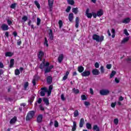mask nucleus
I'll return each instance as SVG.
<instances>
[{"label": "nucleus", "instance_id": "obj_12", "mask_svg": "<svg viewBox=\"0 0 131 131\" xmlns=\"http://www.w3.org/2000/svg\"><path fill=\"white\" fill-rule=\"evenodd\" d=\"M79 26V17H77L75 19V27L78 28Z\"/></svg>", "mask_w": 131, "mask_h": 131}, {"label": "nucleus", "instance_id": "obj_50", "mask_svg": "<svg viewBox=\"0 0 131 131\" xmlns=\"http://www.w3.org/2000/svg\"><path fill=\"white\" fill-rule=\"evenodd\" d=\"M10 8H11V9H15V8H16V3L12 4L10 6Z\"/></svg>", "mask_w": 131, "mask_h": 131}, {"label": "nucleus", "instance_id": "obj_21", "mask_svg": "<svg viewBox=\"0 0 131 131\" xmlns=\"http://www.w3.org/2000/svg\"><path fill=\"white\" fill-rule=\"evenodd\" d=\"M48 4L49 8H53L54 0H48Z\"/></svg>", "mask_w": 131, "mask_h": 131}, {"label": "nucleus", "instance_id": "obj_63", "mask_svg": "<svg viewBox=\"0 0 131 131\" xmlns=\"http://www.w3.org/2000/svg\"><path fill=\"white\" fill-rule=\"evenodd\" d=\"M13 34L14 36H15V37H16V36H17L18 34L17 33V32L14 31V32H13Z\"/></svg>", "mask_w": 131, "mask_h": 131}, {"label": "nucleus", "instance_id": "obj_27", "mask_svg": "<svg viewBox=\"0 0 131 131\" xmlns=\"http://www.w3.org/2000/svg\"><path fill=\"white\" fill-rule=\"evenodd\" d=\"M72 12H73V13H74L75 14V15H76L77 14V13H78V8H73L72 9Z\"/></svg>", "mask_w": 131, "mask_h": 131}, {"label": "nucleus", "instance_id": "obj_18", "mask_svg": "<svg viewBox=\"0 0 131 131\" xmlns=\"http://www.w3.org/2000/svg\"><path fill=\"white\" fill-rule=\"evenodd\" d=\"M73 18H74V17L73 16V13H70L69 15V20L70 22H72V20H73Z\"/></svg>", "mask_w": 131, "mask_h": 131}, {"label": "nucleus", "instance_id": "obj_17", "mask_svg": "<svg viewBox=\"0 0 131 131\" xmlns=\"http://www.w3.org/2000/svg\"><path fill=\"white\" fill-rule=\"evenodd\" d=\"M43 102H44L45 104H46L47 106H49V105H50V103L49 102V99L47 98H43Z\"/></svg>", "mask_w": 131, "mask_h": 131}, {"label": "nucleus", "instance_id": "obj_29", "mask_svg": "<svg viewBox=\"0 0 131 131\" xmlns=\"http://www.w3.org/2000/svg\"><path fill=\"white\" fill-rule=\"evenodd\" d=\"M86 127L88 129H92V124L90 123H86Z\"/></svg>", "mask_w": 131, "mask_h": 131}, {"label": "nucleus", "instance_id": "obj_37", "mask_svg": "<svg viewBox=\"0 0 131 131\" xmlns=\"http://www.w3.org/2000/svg\"><path fill=\"white\" fill-rule=\"evenodd\" d=\"M28 85H29V83H28V82H26L24 83V86L25 90H27V88L28 87Z\"/></svg>", "mask_w": 131, "mask_h": 131}, {"label": "nucleus", "instance_id": "obj_35", "mask_svg": "<svg viewBox=\"0 0 131 131\" xmlns=\"http://www.w3.org/2000/svg\"><path fill=\"white\" fill-rule=\"evenodd\" d=\"M68 3L69 5H71V6L74 5V1L73 0H68Z\"/></svg>", "mask_w": 131, "mask_h": 131}, {"label": "nucleus", "instance_id": "obj_64", "mask_svg": "<svg viewBox=\"0 0 131 131\" xmlns=\"http://www.w3.org/2000/svg\"><path fill=\"white\" fill-rule=\"evenodd\" d=\"M4 67V64L2 62H0V68H3Z\"/></svg>", "mask_w": 131, "mask_h": 131}, {"label": "nucleus", "instance_id": "obj_6", "mask_svg": "<svg viewBox=\"0 0 131 131\" xmlns=\"http://www.w3.org/2000/svg\"><path fill=\"white\" fill-rule=\"evenodd\" d=\"M49 37L50 40H54V34H53V30L52 29L49 30V32L48 33Z\"/></svg>", "mask_w": 131, "mask_h": 131}, {"label": "nucleus", "instance_id": "obj_53", "mask_svg": "<svg viewBox=\"0 0 131 131\" xmlns=\"http://www.w3.org/2000/svg\"><path fill=\"white\" fill-rule=\"evenodd\" d=\"M95 68H99V67H100V64H99V63L96 62L95 63Z\"/></svg>", "mask_w": 131, "mask_h": 131}, {"label": "nucleus", "instance_id": "obj_5", "mask_svg": "<svg viewBox=\"0 0 131 131\" xmlns=\"http://www.w3.org/2000/svg\"><path fill=\"white\" fill-rule=\"evenodd\" d=\"M43 56H45L43 52L41 50L39 51L38 53V58L39 59L40 61L42 60V57H43Z\"/></svg>", "mask_w": 131, "mask_h": 131}, {"label": "nucleus", "instance_id": "obj_13", "mask_svg": "<svg viewBox=\"0 0 131 131\" xmlns=\"http://www.w3.org/2000/svg\"><path fill=\"white\" fill-rule=\"evenodd\" d=\"M83 124H84V119L81 118L79 122V127H83Z\"/></svg>", "mask_w": 131, "mask_h": 131}, {"label": "nucleus", "instance_id": "obj_10", "mask_svg": "<svg viewBox=\"0 0 131 131\" xmlns=\"http://www.w3.org/2000/svg\"><path fill=\"white\" fill-rule=\"evenodd\" d=\"M47 81L48 84H51V83L53 82V77H52L51 76H48L47 78Z\"/></svg>", "mask_w": 131, "mask_h": 131}, {"label": "nucleus", "instance_id": "obj_55", "mask_svg": "<svg viewBox=\"0 0 131 131\" xmlns=\"http://www.w3.org/2000/svg\"><path fill=\"white\" fill-rule=\"evenodd\" d=\"M36 78H34L33 79V80H32V83H33V85L34 86V85H35V84H36Z\"/></svg>", "mask_w": 131, "mask_h": 131}, {"label": "nucleus", "instance_id": "obj_40", "mask_svg": "<svg viewBox=\"0 0 131 131\" xmlns=\"http://www.w3.org/2000/svg\"><path fill=\"white\" fill-rule=\"evenodd\" d=\"M49 72H51V70L49 67H47L45 70V73H49Z\"/></svg>", "mask_w": 131, "mask_h": 131}, {"label": "nucleus", "instance_id": "obj_59", "mask_svg": "<svg viewBox=\"0 0 131 131\" xmlns=\"http://www.w3.org/2000/svg\"><path fill=\"white\" fill-rule=\"evenodd\" d=\"M90 94L91 95H94V90H93V89L90 88Z\"/></svg>", "mask_w": 131, "mask_h": 131}, {"label": "nucleus", "instance_id": "obj_57", "mask_svg": "<svg viewBox=\"0 0 131 131\" xmlns=\"http://www.w3.org/2000/svg\"><path fill=\"white\" fill-rule=\"evenodd\" d=\"M85 106H90L91 104L88 101H85L84 103Z\"/></svg>", "mask_w": 131, "mask_h": 131}, {"label": "nucleus", "instance_id": "obj_30", "mask_svg": "<svg viewBox=\"0 0 131 131\" xmlns=\"http://www.w3.org/2000/svg\"><path fill=\"white\" fill-rule=\"evenodd\" d=\"M73 92L74 94H75L76 95H77V94H79V90L75 89V88L73 89Z\"/></svg>", "mask_w": 131, "mask_h": 131}, {"label": "nucleus", "instance_id": "obj_42", "mask_svg": "<svg viewBox=\"0 0 131 131\" xmlns=\"http://www.w3.org/2000/svg\"><path fill=\"white\" fill-rule=\"evenodd\" d=\"M22 20H23V21H24V22H26V21H27V20H28V17H27V16H24L22 17Z\"/></svg>", "mask_w": 131, "mask_h": 131}, {"label": "nucleus", "instance_id": "obj_8", "mask_svg": "<svg viewBox=\"0 0 131 131\" xmlns=\"http://www.w3.org/2000/svg\"><path fill=\"white\" fill-rule=\"evenodd\" d=\"M1 29H2V30H3V31L9 30V26H8L6 24H3L1 26Z\"/></svg>", "mask_w": 131, "mask_h": 131}, {"label": "nucleus", "instance_id": "obj_28", "mask_svg": "<svg viewBox=\"0 0 131 131\" xmlns=\"http://www.w3.org/2000/svg\"><path fill=\"white\" fill-rule=\"evenodd\" d=\"M93 130L100 131V128L98 126V125H95L93 126Z\"/></svg>", "mask_w": 131, "mask_h": 131}, {"label": "nucleus", "instance_id": "obj_32", "mask_svg": "<svg viewBox=\"0 0 131 131\" xmlns=\"http://www.w3.org/2000/svg\"><path fill=\"white\" fill-rule=\"evenodd\" d=\"M78 115H79V113L78 112V111H75V112H74V117H77Z\"/></svg>", "mask_w": 131, "mask_h": 131}, {"label": "nucleus", "instance_id": "obj_25", "mask_svg": "<svg viewBox=\"0 0 131 131\" xmlns=\"http://www.w3.org/2000/svg\"><path fill=\"white\" fill-rule=\"evenodd\" d=\"M14 54L11 52H7L5 53V56L6 57H12Z\"/></svg>", "mask_w": 131, "mask_h": 131}, {"label": "nucleus", "instance_id": "obj_24", "mask_svg": "<svg viewBox=\"0 0 131 131\" xmlns=\"http://www.w3.org/2000/svg\"><path fill=\"white\" fill-rule=\"evenodd\" d=\"M15 63V60L14 59H11L10 60V68H12L14 66V64Z\"/></svg>", "mask_w": 131, "mask_h": 131}, {"label": "nucleus", "instance_id": "obj_31", "mask_svg": "<svg viewBox=\"0 0 131 131\" xmlns=\"http://www.w3.org/2000/svg\"><path fill=\"white\" fill-rule=\"evenodd\" d=\"M35 97H34V96L32 95L31 98H30V99L28 100V102H30V104H31V103H32V102H33V101H34V98Z\"/></svg>", "mask_w": 131, "mask_h": 131}, {"label": "nucleus", "instance_id": "obj_4", "mask_svg": "<svg viewBox=\"0 0 131 131\" xmlns=\"http://www.w3.org/2000/svg\"><path fill=\"white\" fill-rule=\"evenodd\" d=\"M81 75L83 77H85L90 76V75H91V72L90 71L85 70L81 74Z\"/></svg>", "mask_w": 131, "mask_h": 131}, {"label": "nucleus", "instance_id": "obj_61", "mask_svg": "<svg viewBox=\"0 0 131 131\" xmlns=\"http://www.w3.org/2000/svg\"><path fill=\"white\" fill-rule=\"evenodd\" d=\"M116 105V103H112L111 104V107H112V108H114V107H115Z\"/></svg>", "mask_w": 131, "mask_h": 131}, {"label": "nucleus", "instance_id": "obj_7", "mask_svg": "<svg viewBox=\"0 0 131 131\" xmlns=\"http://www.w3.org/2000/svg\"><path fill=\"white\" fill-rule=\"evenodd\" d=\"M41 90L42 91L40 93V96L41 97H45V96H46V93L47 92V88H42Z\"/></svg>", "mask_w": 131, "mask_h": 131}, {"label": "nucleus", "instance_id": "obj_51", "mask_svg": "<svg viewBox=\"0 0 131 131\" xmlns=\"http://www.w3.org/2000/svg\"><path fill=\"white\" fill-rule=\"evenodd\" d=\"M81 98L83 101L86 100V96H85V95H82Z\"/></svg>", "mask_w": 131, "mask_h": 131}, {"label": "nucleus", "instance_id": "obj_54", "mask_svg": "<svg viewBox=\"0 0 131 131\" xmlns=\"http://www.w3.org/2000/svg\"><path fill=\"white\" fill-rule=\"evenodd\" d=\"M111 67H112V65L111 64H109L106 65L107 69H111Z\"/></svg>", "mask_w": 131, "mask_h": 131}, {"label": "nucleus", "instance_id": "obj_14", "mask_svg": "<svg viewBox=\"0 0 131 131\" xmlns=\"http://www.w3.org/2000/svg\"><path fill=\"white\" fill-rule=\"evenodd\" d=\"M16 121H17V117L16 116H14L10 121V124H14V123H15V122H16Z\"/></svg>", "mask_w": 131, "mask_h": 131}, {"label": "nucleus", "instance_id": "obj_22", "mask_svg": "<svg viewBox=\"0 0 131 131\" xmlns=\"http://www.w3.org/2000/svg\"><path fill=\"white\" fill-rule=\"evenodd\" d=\"M129 39V37H126L124 38L121 41V43H125V42H127Z\"/></svg>", "mask_w": 131, "mask_h": 131}, {"label": "nucleus", "instance_id": "obj_9", "mask_svg": "<svg viewBox=\"0 0 131 131\" xmlns=\"http://www.w3.org/2000/svg\"><path fill=\"white\" fill-rule=\"evenodd\" d=\"M89 12H90V9L88 8L86 10L85 14L88 18H92V17H93V13H90Z\"/></svg>", "mask_w": 131, "mask_h": 131}, {"label": "nucleus", "instance_id": "obj_58", "mask_svg": "<svg viewBox=\"0 0 131 131\" xmlns=\"http://www.w3.org/2000/svg\"><path fill=\"white\" fill-rule=\"evenodd\" d=\"M41 102H42V100L41 99V98H39L37 101L38 104H41Z\"/></svg>", "mask_w": 131, "mask_h": 131}, {"label": "nucleus", "instance_id": "obj_47", "mask_svg": "<svg viewBox=\"0 0 131 131\" xmlns=\"http://www.w3.org/2000/svg\"><path fill=\"white\" fill-rule=\"evenodd\" d=\"M58 24L59 25V28H61V27H62V26H63V21L60 20L58 22Z\"/></svg>", "mask_w": 131, "mask_h": 131}, {"label": "nucleus", "instance_id": "obj_52", "mask_svg": "<svg viewBox=\"0 0 131 131\" xmlns=\"http://www.w3.org/2000/svg\"><path fill=\"white\" fill-rule=\"evenodd\" d=\"M5 100L6 101V102H9V101H10V102H12V101H13V99L12 98H5Z\"/></svg>", "mask_w": 131, "mask_h": 131}, {"label": "nucleus", "instance_id": "obj_46", "mask_svg": "<svg viewBox=\"0 0 131 131\" xmlns=\"http://www.w3.org/2000/svg\"><path fill=\"white\" fill-rule=\"evenodd\" d=\"M124 34H125V35H126V36H128V35H129V34L127 32V29H125L124 30Z\"/></svg>", "mask_w": 131, "mask_h": 131}, {"label": "nucleus", "instance_id": "obj_23", "mask_svg": "<svg viewBox=\"0 0 131 131\" xmlns=\"http://www.w3.org/2000/svg\"><path fill=\"white\" fill-rule=\"evenodd\" d=\"M68 75H69V72L67 71L66 73V75L63 77L62 80H66L68 78Z\"/></svg>", "mask_w": 131, "mask_h": 131}, {"label": "nucleus", "instance_id": "obj_36", "mask_svg": "<svg viewBox=\"0 0 131 131\" xmlns=\"http://www.w3.org/2000/svg\"><path fill=\"white\" fill-rule=\"evenodd\" d=\"M34 4L36 6L37 8H38V9H40V5H39V3H38V2L35 1Z\"/></svg>", "mask_w": 131, "mask_h": 131}, {"label": "nucleus", "instance_id": "obj_43", "mask_svg": "<svg viewBox=\"0 0 131 131\" xmlns=\"http://www.w3.org/2000/svg\"><path fill=\"white\" fill-rule=\"evenodd\" d=\"M119 120H118V119L116 118V119H115L114 120V123H115V124H116V125H117V124H118V122H119Z\"/></svg>", "mask_w": 131, "mask_h": 131}, {"label": "nucleus", "instance_id": "obj_26", "mask_svg": "<svg viewBox=\"0 0 131 131\" xmlns=\"http://www.w3.org/2000/svg\"><path fill=\"white\" fill-rule=\"evenodd\" d=\"M103 14H104V13L103 12V10H100L97 12V15L98 16V17H101V16H102Z\"/></svg>", "mask_w": 131, "mask_h": 131}, {"label": "nucleus", "instance_id": "obj_11", "mask_svg": "<svg viewBox=\"0 0 131 131\" xmlns=\"http://www.w3.org/2000/svg\"><path fill=\"white\" fill-rule=\"evenodd\" d=\"M92 74L93 75H99V74H100V71L97 69H94L92 71Z\"/></svg>", "mask_w": 131, "mask_h": 131}, {"label": "nucleus", "instance_id": "obj_19", "mask_svg": "<svg viewBox=\"0 0 131 131\" xmlns=\"http://www.w3.org/2000/svg\"><path fill=\"white\" fill-rule=\"evenodd\" d=\"M129 22H130V18H129L128 17L125 18L122 21V23H125V24H127V23H129Z\"/></svg>", "mask_w": 131, "mask_h": 131}, {"label": "nucleus", "instance_id": "obj_34", "mask_svg": "<svg viewBox=\"0 0 131 131\" xmlns=\"http://www.w3.org/2000/svg\"><path fill=\"white\" fill-rule=\"evenodd\" d=\"M115 74H116V72L115 71H112L110 78H112V77H113Z\"/></svg>", "mask_w": 131, "mask_h": 131}, {"label": "nucleus", "instance_id": "obj_48", "mask_svg": "<svg viewBox=\"0 0 131 131\" xmlns=\"http://www.w3.org/2000/svg\"><path fill=\"white\" fill-rule=\"evenodd\" d=\"M70 10H71V7L70 6H68L67 8V9L66 10V11L67 13H69V12H70Z\"/></svg>", "mask_w": 131, "mask_h": 131}, {"label": "nucleus", "instance_id": "obj_3", "mask_svg": "<svg viewBox=\"0 0 131 131\" xmlns=\"http://www.w3.org/2000/svg\"><path fill=\"white\" fill-rule=\"evenodd\" d=\"M99 93L101 96H107L109 95L110 91L108 90L103 89L100 91Z\"/></svg>", "mask_w": 131, "mask_h": 131}, {"label": "nucleus", "instance_id": "obj_16", "mask_svg": "<svg viewBox=\"0 0 131 131\" xmlns=\"http://www.w3.org/2000/svg\"><path fill=\"white\" fill-rule=\"evenodd\" d=\"M63 59H64V55L63 54L59 55L58 58L59 63H61L63 61Z\"/></svg>", "mask_w": 131, "mask_h": 131}, {"label": "nucleus", "instance_id": "obj_2", "mask_svg": "<svg viewBox=\"0 0 131 131\" xmlns=\"http://www.w3.org/2000/svg\"><path fill=\"white\" fill-rule=\"evenodd\" d=\"M34 111H31L28 112L27 116H26V120H30V119H32L33 118V116H34Z\"/></svg>", "mask_w": 131, "mask_h": 131}, {"label": "nucleus", "instance_id": "obj_15", "mask_svg": "<svg viewBox=\"0 0 131 131\" xmlns=\"http://www.w3.org/2000/svg\"><path fill=\"white\" fill-rule=\"evenodd\" d=\"M42 121V115H39L37 118V121L38 123L41 122Z\"/></svg>", "mask_w": 131, "mask_h": 131}, {"label": "nucleus", "instance_id": "obj_49", "mask_svg": "<svg viewBox=\"0 0 131 131\" xmlns=\"http://www.w3.org/2000/svg\"><path fill=\"white\" fill-rule=\"evenodd\" d=\"M45 41L44 42L45 45H46V47H49V44L48 43V39H47V37L45 38Z\"/></svg>", "mask_w": 131, "mask_h": 131}, {"label": "nucleus", "instance_id": "obj_45", "mask_svg": "<svg viewBox=\"0 0 131 131\" xmlns=\"http://www.w3.org/2000/svg\"><path fill=\"white\" fill-rule=\"evenodd\" d=\"M54 126L55 127H58L59 126V123L57 121H54Z\"/></svg>", "mask_w": 131, "mask_h": 131}, {"label": "nucleus", "instance_id": "obj_1", "mask_svg": "<svg viewBox=\"0 0 131 131\" xmlns=\"http://www.w3.org/2000/svg\"><path fill=\"white\" fill-rule=\"evenodd\" d=\"M92 38L94 39V40H96L97 42H102V41L104 40V36H101L100 37V36L97 34H94Z\"/></svg>", "mask_w": 131, "mask_h": 131}, {"label": "nucleus", "instance_id": "obj_39", "mask_svg": "<svg viewBox=\"0 0 131 131\" xmlns=\"http://www.w3.org/2000/svg\"><path fill=\"white\" fill-rule=\"evenodd\" d=\"M100 71H101V73L102 74L105 73V70L104 69V67L103 66H101L100 67Z\"/></svg>", "mask_w": 131, "mask_h": 131}, {"label": "nucleus", "instance_id": "obj_20", "mask_svg": "<svg viewBox=\"0 0 131 131\" xmlns=\"http://www.w3.org/2000/svg\"><path fill=\"white\" fill-rule=\"evenodd\" d=\"M84 70V68L82 66H79L78 67V71L80 72V73H81L82 72H83V71Z\"/></svg>", "mask_w": 131, "mask_h": 131}, {"label": "nucleus", "instance_id": "obj_41", "mask_svg": "<svg viewBox=\"0 0 131 131\" xmlns=\"http://www.w3.org/2000/svg\"><path fill=\"white\" fill-rule=\"evenodd\" d=\"M7 21L8 25H9V26H11V25H12L13 24V22L12 21H11V20L7 19Z\"/></svg>", "mask_w": 131, "mask_h": 131}, {"label": "nucleus", "instance_id": "obj_44", "mask_svg": "<svg viewBox=\"0 0 131 131\" xmlns=\"http://www.w3.org/2000/svg\"><path fill=\"white\" fill-rule=\"evenodd\" d=\"M15 75H19L20 74V71L18 69L15 70Z\"/></svg>", "mask_w": 131, "mask_h": 131}, {"label": "nucleus", "instance_id": "obj_56", "mask_svg": "<svg viewBox=\"0 0 131 131\" xmlns=\"http://www.w3.org/2000/svg\"><path fill=\"white\" fill-rule=\"evenodd\" d=\"M61 99L62 100V101H65L66 99H65V97H64V94H61Z\"/></svg>", "mask_w": 131, "mask_h": 131}, {"label": "nucleus", "instance_id": "obj_33", "mask_svg": "<svg viewBox=\"0 0 131 131\" xmlns=\"http://www.w3.org/2000/svg\"><path fill=\"white\" fill-rule=\"evenodd\" d=\"M45 68V59L42 61V63L40 64L39 68L40 69H43Z\"/></svg>", "mask_w": 131, "mask_h": 131}, {"label": "nucleus", "instance_id": "obj_62", "mask_svg": "<svg viewBox=\"0 0 131 131\" xmlns=\"http://www.w3.org/2000/svg\"><path fill=\"white\" fill-rule=\"evenodd\" d=\"M92 16H93L94 18H97V16H98L96 13L93 12Z\"/></svg>", "mask_w": 131, "mask_h": 131}, {"label": "nucleus", "instance_id": "obj_60", "mask_svg": "<svg viewBox=\"0 0 131 131\" xmlns=\"http://www.w3.org/2000/svg\"><path fill=\"white\" fill-rule=\"evenodd\" d=\"M52 90H53V85H50L49 88V91L52 92Z\"/></svg>", "mask_w": 131, "mask_h": 131}, {"label": "nucleus", "instance_id": "obj_38", "mask_svg": "<svg viewBox=\"0 0 131 131\" xmlns=\"http://www.w3.org/2000/svg\"><path fill=\"white\" fill-rule=\"evenodd\" d=\"M41 21V20L40 19V18H39L38 17L37 18V26H39V25H40Z\"/></svg>", "mask_w": 131, "mask_h": 131}]
</instances>
